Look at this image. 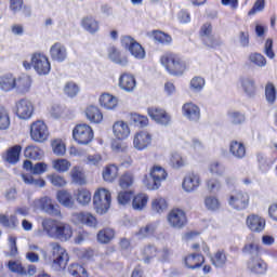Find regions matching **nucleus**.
I'll list each match as a JSON object with an SVG mask.
<instances>
[{"label": "nucleus", "mask_w": 277, "mask_h": 277, "mask_svg": "<svg viewBox=\"0 0 277 277\" xmlns=\"http://www.w3.org/2000/svg\"><path fill=\"white\" fill-rule=\"evenodd\" d=\"M240 84L248 96H254L256 94V82H254V79L249 77L240 78Z\"/></svg>", "instance_id": "32"}, {"label": "nucleus", "mask_w": 277, "mask_h": 277, "mask_svg": "<svg viewBox=\"0 0 277 277\" xmlns=\"http://www.w3.org/2000/svg\"><path fill=\"white\" fill-rule=\"evenodd\" d=\"M100 105L104 107V109H116V107H118V97L104 93L100 96Z\"/></svg>", "instance_id": "31"}, {"label": "nucleus", "mask_w": 277, "mask_h": 277, "mask_svg": "<svg viewBox=\"0 0 277 277\" xmlns=\"http://www.w3.org/2000/svg\"><path fill=\"white\" fill-rule=\"evenodd\" d=\"M71 222L79 226V224H83L84 226H89L90 228H96L98 221H96V216H93L90 212H75L71 214Z\"/></svg>", "instance_id": "12"}, {"label": "nucleus", "mask_w": 277, "mask_h": 277, "mask_svg": "<svg viewBox=\"0 0 277 277\" xmlns=\"http://www.w3.org/2000/svg\"><path fill=\"white\" fill-rule=\"evenodd\" d=\"M151 209L156 213H163V211L168 209V201H166L162 197H157L151 202Z\"/></svg>", "instance_id": "47"}, {"label": "nucleus", "mask_w": 277, "mask_h": 277, "mask_svg": "<svg viewBox=\"0 0 277 277\" xmlns=\"http://www.w3.org/2000/svg\"><path fill=\"white\" fill-rule=\"evenodd\" d=\"M70 237H72V227L67 223H58L54 238L61 239V241H68Z\"/></svg>", "instance_id": "24"}, {"label": "nucleus", "mask_w": 277, "mask_h": 277, "mask_svg": "<svg viewBox=\"0 0 277 277\" xmlns=\"http://www.w3.org/2000/svg\"><path fill=\"white\" fill-rule=\"evenodd\" d=\"M48 180L50 181L51 185H53V187H66V185L68 183V182H66V177H64L57 173H53V174L49 175Z\"/></svg>", "instance_id": "48"}, {"label": "nucleus", "mask_w": 277, "mask_h": 277, "mask_svg": "<svg viewBox=\"0 0 277 277\" xmlns=\"http://www.w3.org/2000/svg\"><path fill=\"white\" fill-rule=\"evenodd\" d=\"M5 129H10V115L3 106H0V131Z\"/></svg>", "instance_id": "49"}, {"label": "nucleus", "mask_w": 277, "mask_h": 277, "mask_svg": "<svg viewBox=\"0 0 277 277\" xmlns=\"http://www.w3.org/2000/svg\"><path fill=\"white\" fill-rule=\"evenodd\" d=\"M184 192L190 194V192H196L200 187V175L196 173H188L182 183Z\"/></svg>", "instance_id": "19"}, {"label": "nucleus", "mask_w": 277, "mask_h": 277, "mask_svg": "<svg viewBox=\"0 0 277 277\" xmlns=\"http://www.w3.org/2000/svg\"><path fill=\"white\" fill-rule=\"evenodd\" d=\"M56 199L66 209H72L75 207V199H72V195L68 190H58Z\"/></svg>", "instance_id": "30"}, {"label": "nucleus", "mask_w": 277, "mask_h": 277, "mask_svg": "<svg viewBox=\"0 0 277 277\" xmlns=\"http://www.w3.org/2000/svg\"><path fill=\"white\" fill-rule=\"evenodd\" d=\"M131 198H133V192H131V190H124V192H120L118 194L119 205H127V203L131 202Z\"/></svg>", "instance_id": "62"}, {"label": "nucleus", "mask_w": 277, "mask_h": 277, "mask_svg": "<svg viewBox=\"0 0 277 277\" xmlns=\"http://www.w3.org/2000/svg\"><path fill=\"white\" fill-rule=\"evenodd\" d=\"M121 45L127 49L136 60H144V57H146V52L144 51L142 44L135 41V39H133L131 36L121 37Z\"/></svg>", "instance_id": "7"}, {"label": "nucleus", "mask_w": 277, "mask_h": 277, "mask_svg": "<svg viewBox=\"0 0 277 277\" xmlns=\"http://www.w3.org/2000/svg\"><path fill=\"white\" fill-rule=\"evenodd\" d=\"M228 205L236 211H243V209H248V205H250V196L248 193L241 190L233 192L229 196Z\"/></svg>", "instance_id": "8"}, {"label": "nucleus", "mask_w": 277, "mask_h": 277, "mask_svg": "<svg viewBox=\"0 0 277 277\" xmlns=\"http://www.w3.org/2000/svg\"><path fill=\"white\" fill-rule=\"evenodd\" d=\"M148 205V196L146 194H138L133 198L132 208L134 211H142Z\"/></svg>", "instance_id": "41"}, {"label": "nucleus", "mask_w": 277, "mask_h": 277, "mask_svg": "<svg viewBox=\"0 0 277 277\" xmlns=\"http://www.w3.org/2000/svg\"><path fill=\"white\" fill-rule=\"evenodd\" d=\"M31 65L38 75H49V72H51V63L47 55L42 53H35L32 55Z\"/></svg>", "instance_id": "10"}, {"label": "nucleus", "mask_w": 277, "mask_h": 277, "mask_svg": "<svg viewBox=\"0 0 277 277\" xmlns=\"http://www.w3.org/2000/svg\"><path fill=\"white\" fill-rule=\"evenodd\" d=\"M23 147L21 145H15L6 150L4 156V161L11 163L12 166H16L18 161H21V151Z\"/></svg>", "instance_id": "25"}, {"label": "nucleus", "mask_w": 277, "mask_h": 277, "mask_svg": "<svg viewBox=\"0 0 277 277\" xmlns=\"http://www.w3.org/2000/svg\"><path fill=\"white\" fill-rule=\"evenodd\" d=\"M50 247L52 248L54 267L56 269H64L66 265H68L69 261L66 249L62 248V246H60L57 242L50 243Z\"/></svg>", "instance_id": "6"}, {"label": "nucleus", "mask_w": 277, "mask_h": 277, "mask_svg": "<svg viewBox=\"0 0 277 277\" xmlns=\"http://www.w3.org/2000/svg\"><path fill=\"white\" fill-rule=\"evenodd\" d=\"M85 116L90 122H95L96 124L103 121V113L96 106H89L85 110Z\"/></svg>", "instance_id": "37"}, {"label": "nucleus", "mask_w": 277, "mask_h": 277, "mask_svg": "<svg viewBox=\"0 0 277 277\" xmlns=\"http://www.w3.org/2000/svg\"><path fill=\"white\" fill-rule=\"evenodd\" d=\"M155 230H157V223H148L147 225L140 228V230L136 233V237H138V239L153 237V235H155Z\"/></svg>", "instance_id": "39"}, {"label": "nucleus", "mask_w": 277, "mask_h": 277, "mask_svg": "<svg viewBox=\"0 0 277 277\" xmlns=\"http://www.w3.org/2000/svg\"><path fill=\"white\" fill-rule=\"evenodd\" d=\"M225 170L226 169L220 162H212L209 166V172L211 174H215L216 176H222V174H224Z\"/></svg>", "instance_id": "61"}, {"label": "nucleus", "mask_w": 277, "mask_h": 277, "mask_svg": "<svg viewBox=\"0 0 277 277\" xmlns=\"http://www.w3.org/2000/svg\"><path fill=\"white\" fill-rule=\"evenodd\" d=\"M265 97L267 103H271V105H274L276 103V87L274 83L268 82L265 87Z\"/></svg>", "instance_id": "50"}, {"label": "nucleus", "mask_w": 277, "mask_h": 277, "mask_svg": "<svg viewBox=\"0 0 277 277\" xmlns=\"http://www.w3.org/2000/svg\"><path fill=\"white\" fill-rule=\"evenodd\" d=\"M52 150L54 155L62 157L63 155H66V144H64L62 140H54L52 142Z\"/></svg>", "instance_id": "52"}, {"label": "nucleus", "mask_w": 277, "mask_h": 277, "mask_svg": "<svg viewBox=\"0 0 277 277\" xmlns=\"http://www.w3.org/2000/svg\"><path fill=\"white\" fill-rule=\"evenodd\" d=\"M247 267L251 274L263 275L267 272V263H265V261L259 256L251 258L247 264Z\"/></svg>", "instance_id": "17"}, {"label": "nucleus", "mask_w": 277, "mask_h": 277, "mask_svg": "<svg viewBox=\"0 0 277 277\" xmlns=\"http://www.w3.org/2000/svg\"><path fill=\"white\" fill-rule=\"evenodd\" d=\"M72 137L78 144L87 145L94 140V131L90 126L80 123L74 128Z\"/></svg>", "instance_id": "4"}, {"label": "nucleus", "mask_w": 277, "mask_h": 277, "mask_svg": "<svg viewBox=\"0 0 277 277\" xmlns=\"http://www.w3.org/2000/svg\"><path fill=\"white\" fill-rule=\"evenodd\" d=\"M93 206L96 213H107L111 207V193L105 188H100L93 196Z\"/></svg>", "instance_id": "2"}, {"label": "nucleus", "mask_w": 277, "mask_h": 277, "mask_svg": "<svg viewBox=\"0 0 277 277\" xmlns=\"http://www.w3.org/2000/svg\"><path fill=\"white\" fill-rule=\"evenodd\" d=\"M10 9L14 14L16 12H23L24 16H29L31 14V9L24 6L23 8V0H10Z\"/></svg>", "instance_id": "42"}, {"label": "nucleus", "mask_w": 277, "mask_h": 277, "mask_svg": "<svg viewBox=\"0 0 277 277\" xmlns=\"http://www.w3.org/2000/svg\"><path fill=\"white\" fill-rule=\"evenodd\" d=\"M250 64H253V66H258V68H263L267 66V58L263 56L261 53H251L248 57Z\"/></svg>", "instance_id": "43"}, {"label": "nucleus", "mask_w": 277, "mask_h": 277, "mask_svg": "<svg viewBox=\"0 0 277 277\" xmlns=\"http://www.w3.org/2000/svg\"><path fill=\"white\" fill-rule=\"evenodd\" d=\"M113 133L117 140H127L131 135V129L124 121H117L113 126Z\"/></svg>", "instance_id": "21"}, {"label": "nucleus", "mask_w": 277, "mask_h": 277, "mask_svg": "<svg viewBox=\"0 0 277 277\" xmlns=\"http://www.w3.org/2000/svg\"><path fill=\"white\" fill-rule=\"evenodd\" d=\"M102 176L106 183H114V181L118 179V166H106L102 172Z\"/></svg>", "instance_id": "34"}, {"label": "nucleus", "mask_w": 277, "mask_h": 277, "mask_svg": "<svg viewBox=\"0 0 277 277\" xmlns=\"http://www.w3.org/2000/svg\"><path fill=\"white\" fill-rule=\"evenodd\" d=\"M0 90H2V92H12V90H16V77L12 74H6L0 77Z\"/></svg>", "instance_id": "27"}, {"label": "nucleus", "mask_w": 277, "mask_h": 277, "mask_svg": "<svg viewBox=\"0 0 277 277\" xmlns=\"http://www.w3.org/2000/svg\"><path fill=\"white\" fill-rule=\"evenodd\" d=\"M154 40L159 42L160 44H172V36L161 31V30H154L153 31Z\"/></svg>", "instance_id": "46"}, {"label": "nucleus", "mask_w": 277, "mask_h": 277, "mask_svg": "<svg viewBox=\"0 0 277 277\" xmlns=\"http://www.w3.org/2000/svg\"><path fill=\"white\" fill-rule=\"evenodd\" d=\"M228 118L233 124H241L246 120V117L241 113L232 111L228 113Z\"/></svg>", "instance_id": "63"}, {"label": "nucleus", "mask_w": 277, "mask_h": 277, "mask_svg": "<svg viewBox=\"0 0 277 277\" xmlns=\"http://www.w3.org/2000/svg\"><path fill=\"white\" fill-rule=\"evenodd\" d=\"M199 36L206 47H209L210 49L220 47V40L213 36V26L211 23H206L201 26Z\"/></svg>", "instance_id": "9"}, {"label": "nucleus", "mask_w": 277, "mask_h": 277, "mask_svg": "<svg viewBox=\"0 0 277 277\" xmlns=\"http://www.w3.org/2000/svg\"><path fill=\"white\" fill-rule=\"evenodd\" d=\"M246 224L252 233H263L265 230V219L256 214L247 216Z\"/></svg>", "instance_id": "15"}, {"label": "nucleus", "mask_w": 277, "mask_h": 277, "mask_svg": "<svg viewBox=\"0 0 277 277\" xmlns=\"http://www.w3.org/2000/svg\"><path fill=\"white\" fill-rule=\"evenodd\" d=\"M50 55L53 62H66V57H68V50L63 43L56 42L50 48Z\"/></svg>", "instance_id": "14"}, {"label": "nucleus", "mask_w": 277, "mask_h": 277, "mask_svg": "<svg viewBox=\"0 0 277 277\" xmlns=\"http://www.w3.org/2000/svg\"><path fill=\"white\" fill-rule=\"evenodd\" d=\"M16 116L21 120H29L34 116V104L29 100L22 98L16 102Z\"/></svg>", "instance_id": "13"}, {"label": "nucleus", "mask_w": 277, "mask_h": 277, "mask_svg": "<svg viewBox=\"0 0 277 277\" xmlns=\"http://www.w3.org/2000/svg\"><path fill=\"white\" fill-rule=\"evenodd\" d=\"M229 153L236 159H243V157H246V145L241 142L232 141L229 145Z\"/></svg>", "instance_id": "33"}, {"label": "nucleus", "mask_w": 277, "mask_h": 277, "mask_svg": "<svg viewBox=\"0 0 277 277\" xmlns=\"http://www.w3.org/2000/svg\"><path fill=\"white\" fill-rule=\"evenodd\" d=\"M143 254H144V263H150V260L157 256V248L155 246L149 245L144 248Z\"/></svg>", "instance_id": "57"}, {"label": "nucleus", "mask_w": 277, "mask_h": 277, "mask_svg": "<svg viewBox=\"0 0 277 277\" xmlns=\"http://www.w3.org/2000/svg\"><path fill=\"white\" fill-rule=\"evenodd\" d=\"M115 235H116V232H114V229L104 228L98 232L97 241H100V243H109V241L114 239Z\"/></svg>", "instance_id": "44"}, {"label": "nucleus", "mask_w": 277, "mask_h": 277, "mask_svg": "<svg viewBox=\"0 0 277 277\" xmlns=\"http://www.w3.org/2000/svg\"><path fill=\"white\" fill-rule=\"evenodd\" d=\"M150 177L153 179L151 182H149L148 179L144 180L145 187L150 190L159 189V187H161V181L168 179V172H166V169L162 167L154 166L150 170Z\"/></svg>", "instance_id": "5"}, {"label": "nucleus", "mask_w": 277, "mask_h": 277, "mask_svg": "<svg viewBox=\"0 0 277 277\" xmlns=\"http://www.w3.org/2000/svg\"><path fill=\"white\" fill-rule=\"evenodd\" d=\"M137 82L135 81V77L131 74H122L119 78V88L124 90V92H133Z\"/></svg>", "instance_id": "23"}, {"label": "nucleus", "mask_w": 277, "mask_h": 277, "mask_svg": "<svg viewBox=\"0 0 277 277\" xmlns=\"http://www.w3.org/2000/svg\"><path fill=\"white\" fill-rule=\"evenodd\" d=\"M68 273L74 277H88V271L79 264H71L68 267Z\"/></svg>", "instance_id": "51"}, {"label": "nucleus", "mask_w": 277, "mask_h": 277, "mask_svg": "<svg viewBox=\"0 0 277 277\" xmlns=\"http://www.w3.org/2000/svg\"><path fill=\"white\" fill-rule=\"evenodd\" d=\"M44 151L35 145H29L24 150V157H27L28 159H42Z\"/></svg>", "instance_id": "38"}, {"label": "nucleus", "mask_w": 277, "mask_h": 277, "mask_svg": "<svg viewBox=\"0 0 277 277\" xmlns=\"http://www.w3.org/2000/svg\"><path fill=\"white\" fill-rule=\"evenodd\" d=\"M151 142L153 136L150 133L141 131L134 135L133 146L136 148V150H145V148L151 144Z\"/></svg>", "instance_id": "18"}, {"label": "nucleus", "mask_w": 277, "mask_h": 277, "mask_svg": "<svg viewBox=\"0 0 277 277\" xmlns=\"http://www.w3.org/2000/svg\"><path fill=\"white\" fill-rule=\"evenodd\" d=\"M167 220L172 228H183L187 224V214L185 211L175 208L169 212Z\"/></svg>", "instance_id": "11"}, {"label": "nucleus", "mask_w": 277, "mask_h": 277, "mask_svg": "<svg viewBox=\"0 0 277 277\" xmlns=\"http://www.w3.org/2000/svg\"><path fill=\"white\" fill-rule=\"evenodd\" d=\"M160 63L173 77H181L187 70V62L179 54L166 53L160 57Z\"/></svg>", "instance_id": "1"}, {"label": "nucleus", "mask_w": 277, "mask_h": 277, "mask_svg": "<svg viewBox=\"0 0 277 277\" xmlns=\"http://www.w3.org/2000/svg\"><path fill=\"white\" fill-rule=\"evenodd\" d=\"M15 90L18 94H27L31 90V77L22 75L15 78Z\"/></svg>", "instance_id": "22"}, {"label": "nucleus", "mask_w": 277, "mask_h": 277, "mask_svg": "<svg viewBox=\"0 0 277 277\" xmlns=\"http://www.w3.org/2000/svg\"><path fill=\"white\" fill-rule=\"evenodd\" d=\"M205 88V78L202 77H194L190 80V89L194 90V92H200Z\"/></svg>", "instance_id": "60"}, {"label": "nucleus", "mask_w": 277, "mask_h": 277, "mask_svg": "<svg viewBox=\"0 0 277 277\" xmlns=\"http://www.w3.org/2000/svg\"><path fill=\"white\" fill-rule=\"evenodd\" d=\"M60 222L53 220V219H44L41 223V226L48 237H53L55 238V233L57 230V225Z\"/></svg>", "instance_id": "36"}, {"label": "nucleus", "mask_w": 277, "mask_h": 277, "mask_svg": "<svg viewBox=\"0 0 277 277\" xmlns=\"http://www.w3.org/2000/svg\"><path fill=\"white\" fill-rule=\"evenodd\" d=\"M147 111H148V116H150L153 120L158 122V124H163L166 127L170 124V121L172 120V117H170V115L161 108L151 107V108H148Z\"/></svg>", "instance_id": "16"}, {"label": "nucleus", "mask_w": 277, "mask_h": 277, "mask_svg": "<svg viewBox=\"0 0 277 277\" xmlns=\"http://www.w3.org/2000/svg\"><path fill=\"white\" fill-rule=\"evenodd\" d=\"M170 163L172 168H183L185 166V158L179 153H174L171 156Z\"/></svg>", "instance_id": "58"}, {"label": "nucleus", "mask_w": 277, "mask_h": 277, "mask_svg": "<svg viewBox=\"0 0 277 277\" xmlns=\"http://www.w3.org/2000/svg\"><path fill=\"white\" fill-rule=\"evenodd\" d=\"M22 179L26 185H35V187H44L47 185V182L42 179L34 180V176L22 174Z\"/></svg>", "instance_id": "56"}, {"label": "nucleus", "mask_w": 277, "mask_h": 277, "mask_svg": "<svg viewBox=\"0 0 277 277\" xmlns=\"http://www.w3.org/2000/svg\"><path fill=\"white\" fill-rule=\"evenodd\" d=\"M81 25L84 31H88L89 34H96L98 31V21H96L92 16H87L81 21Z\"/></svg>", "instance_id": "35"}, {"label": "nucleus", "mask_w": 277, "mask_h": 277, "mask_svg": "<svg viewBox=\"0 0 277 277\" xmlns=\"http://www.w3.org/2000/svg\"><path fill=\"white\" fill-rule=\"evenodd\" d=\"M24 170L31 172V174H44L49 168L44 162H37L35 166L30 160H25L23 164Z\"/></svg>", "instance_id": "29"}, {"label": "nucleus", "mask_w": 277, "mask_h": 277, "mask_svg": "<svg viewBox=\"0 0 277 277\" xmlns=\"http://www.w3.org/2000/svg\"><path fill=\"white\" fill-rule=\"evenodd\" d=\"M30 140L38 144H44L49 140V127L42 120H37L30 124Z\"/></svg>", "instance_id": "3"}, {"label": "nucleus", "mask_w": 277, "mask_h": 277, "mask_svg": "<svg viewBox=\"0 0 277 277\" xmlns=\"http://www.w3.org/2000/svg\"><path fill=\"white\" fill-rule=\"evenodd\" d=\"M119 185L122 189L131 187L133 185V173H124L119 180Z\"/></svg>", "instance_id": "59"}, {"label": "nucleus", "mask_w": 277, "mask_h": 277, "mask_svg": "<svg viewBox=\"0 0 277 277\" xmlns=\"http://www.w3.org/2000/svg\"><path fill=\"white\" fill-rule=\"evenodd\" d=\"M70 174L74 183L77 185H85V176L83 175V172L79 170V168L75 167Z\"/></svg>", "instance_id": "54"}, {"label": "nucleus", "mask_w": 277, "mask_h": 277, "mask_svg": "<svg viewBox=\"0 0 277 277\" xmlns=\"http://www.w3.org/2000/svg\"><path fill=\"white\" fill-rule=\"evenodd\" d=\"M70 161L60 158L52 161V167L56 172H68L70 170Z\"/></svg>", "instance_id": "45"}, {"label": "nucleus", "mask_w": 277, "mask_h": 277, "mask_svg": "<svg viewBox=\"0 0 277 277\" xmlns=\"http://www.w3.org/2000/svg\"><path fill=\"white\" fill-rule=\"evenodd\" d=\"M228 261L226 252L224 250H217L211 258V263L214 267H224Z\"/></svg>", "instance_id": "40"}, {"label": "nucleus", "mask_w": 277, "mask_h": 277, "mask_svg": "<svg viewBox=\"0 0 277 277\" xmlns=\"http://www.w3.org/2000/svg\"><path fill=\"white\" fill-rule=\"evenodd\" d=\"M109 58L115 64H119V66H127V64H129V61L127 60V57H120V51L116 49L111 50V52L109 53Z\"/></svg>", "instance_id": "53"}, {"label": "nucleus", "mask_w": 277, "mask_h": 277, "mask_svg": "<svg viewBox=\"0 0 277 277\" xmlns=\"http://www.w3.org/2000/svg\"><path fill=\"white\" fill-rule=\"evenodd\" d=\"M65 94H67V96L70 97L75 96L76 94H79V87L74 82H68L65 85Z\"/></svg>", "instance_id": "64"}, {"label": "nucleus", "mask_w": 277, "mask_h": 277, "mask_svg": "<svg viewBox=\"0 0 277 277\" xmlns=\"http://www.w3.org/2000/svg\"><path fill=\"white\" fill-rule=\"evenodd\" d=\"M205 207L208 211H217L220 209V200L214 196H208L205 199Z\"/></svg>", "instance_id": "55"}, {"label": "nucleus", "mask_w": 277, "mask_h": 277, "mask_svg": "<svg viewBox=\"0 0 277 277\" xmlns=\"http://www.w3.org/2000/svg\"><path fill=\"white\" fill-rule=\"evenodd\" d=\"M74 197L81 207H88V205L92 202V193L87 188H78L74 193Z\"/></svg>", "instance_id": "28"}, {"label": "nucleus", "mask_w": 277, "mask_h": 277, "mask_svg": "<svg viewBox=\"0 0 277 277\" xmlns=\"http://www.w3.org/2000/svg\"><path fill=\"white\" fill-rule=\"evenodd\" d=\"M185 266L188 269H198L205 264V256L202 254H190L184 259Z\"/></svg>", "instance_id": "26"}, {"label": "nucleus", "mask_w": 277, "mask_h": 277, "mask_svg": "<svg viewBox=\"0 0 277 277\" xmlns=\"http://www.w3.org/2000/svg\"><path fill=\"white\" fill-rule=\"evenodd\" d=\"M182 114L192 122H198L200 120V107L194 103H186L182 107Z\"/></svg>", "instance_id": "20"}]
</instances>
